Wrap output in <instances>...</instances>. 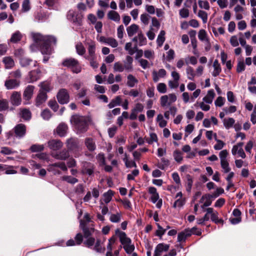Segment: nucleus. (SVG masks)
I'll list each match as a JSON object with an SVG mask.
<instances>
[{
    "label": "nucleus",
    "mask_w": 256,
    "mask_h": 256,
    "mask_svg": "<svg viewBox=\"0 0 256 256\" xmlns=\"http://www.w3.org/2000/svg\"><path fill=\"white\" fill-rule=\"evenodd\" d=\"M40 116L44 120H48L52 117V114L50 110L46 109L42 112Z\"/></svg>",
    "instance_id": "4d7b16f0"
},
{
    "label": "nucleus",
    "mask_w": 256,
    "mask_h": 256,
    "mask_svg": "<svg viewBox=\"0 0 256 256\" xmlns=\"http://www.w3.org/2000/svg\"><path fill=\"white\" fill-rule=\"evenodd\" d=\"M100 240H97L94 247V250L98 252L104 253L105 251V248L102 247L100 244Z\"/></svg>",
    "instance_id": "8fccbe9b"
},
{
    "label": "nucleus",
    "mask_w": 256,
    "mask_h": 256,
    "mask_svg": "<svg viewBox=\"0 0 256 256\" xmlns=\"http://www.w3.org/2000/svg\"><path fill=\"white\" fill-rule=\"evenodd\" d=\"M139 174V170L135 169L133 170L130 174L127 175V180H134L136 176H138Z\"/></svg>",
    "instance_id": "338daca9"
},
{
    "label": "nucleus",
    "mask_w": 256,
    "mask_h": 256,
    "mask_svg": "<svg viewBox=\"0 0 256 256\" xmlns=\"http://www.w3.org/2000/svg\"><path fill=\"white\" fill-rule=\"evenodd\" d=\"M150 137L149 138H146V142L148 144H152L154 142H158V137L155 133H150Z\"/></svg>",
    "instance_id": "774afa93"
},
{
    "label": "nucleus",
    "mask_w": 256,
    "mask_h": 256,
    "mask_svg": "<svg viewBox=\"0 0 256 256\" xmlns=\"http://www.w3.org/2000/svg\"><path fill=\"white\" fill-rule=\"evenodd\" d=\"M133 58L130 56H127L126 57V61L124 62V70L127 71L131 72L133 70L132 66Z\"/></svg>",
    "instance_id": "f704fd0d"
},
{
    "label": "nucleus",
    "mask_w": 256,
    "mask_h": 256,
    "mask_svg": "<svg viewBox=\"0 0 256 256\" xmlns=\"http://www.w3.org/2000/svg\"><path fill=\"white\" fill-rule=\"evenodd\" d=\"M122 213L118 212L115 214H111L110 216V220L113 223H118L121 221Z\"/></svg>",
    "instance_id": "473e14b6"
},
{
    "label": "nucleus",
    "mask_w": 256,
    "mask_h": 256,
    "mask_svg": "<svg viewBox=\"0 0 256 256\" xmlns=\"http://www.w3.org/2000/svg\"><path fill=\"white\" fill-rule=\"evenodd\" d=\"M2 62L4 64L5 68L6 69L12 68L14 66V60L10 56L4 57L2 59Z\"/></svg>",
    "instance_id": "7c9ffc66"
},
{
    "label": "nucleus",
    "mask_w": 256,
    "mask_h": 256,
    "mask_svg": "<svg viewBox=\"0 0 256 256\" xmlns=\"http://www.w3.org/2000/svg\"><path fill=\"white\" fill-rule=\"evenodd\" d=\"M186 190L188 192H190L193 184V180L192 176L190 174H186Z\"/></svg>",
    "instance_id": "3c124183"
},
{
    "label": "nucleus",
    "mask_w": 256,
    "mask_h": 256,
    "mask_svg": "<svg viewBox=\"0 0 256 256\" xmlns=\"http://www.w3.org/2000/svg\"><path fill=\"white\" fill-rule=\"evenodd\" d=\"M114 70L115 72H122L124 70V66L120 62H116L114 65Z\"/></svg>",
    "instance_id": "0e129e2a"
},
{
    "label": "nucleus",
    "mask_w": 256,
    "mask_h": 256,
    "mask_svg": "<svg viewBox=\"0 0 256 256\" xmlns=\"http://www.w3.org/2000/svg\"><path fill=\"white\" fill-rule=\"evenodd\" d=\"M20 115L24 120H29L31 118V112L28 109L22 110Z\"/></svg>",
    "instance_id": "09e8293b"
},
{
    "label": "nucleus",
    "mask_w": 256,
    "mask_h": 256,
    "mask_svg": "<svg viewBox=\"0 0 256 256\" xmlns=\"http://www.w3.org/2000/svg\"><path fill=\"white\" fill-rule=\"evenodd\" d=\"M186 63L187 64H191L192 65H196L197 62V58L194 56H188L185 58Z\"/></svg>",
    "instance_id": "680f3d73"
},
{
    "label": "nucleus",
    "mask_w": 256,
    "mask_h": 256,
    "mask_svg": "<svg viewBox=\"0 0 256 256\" xmlns=\"http://www.w3.org/2000/svg\"><path fill=\"white\" fill-rule=\"evenodd\" d=\"M126 84L130 88H133L138 82V80L132 74H128L127 76Z\"/></svg>",
    "instance_id": "e433bc0d"
},
{
    "label": "nucleus",
    "mask_w": 256,
    "mask_h": 256,
    "mask_svg": "<svg viewBox=\"0 0 256 256\" xmlns=\"http://www.w3.org/2000/svg\"><path fill=\"white\" fill-rule=\"evenodd\" d=\"M22 34L20 31L17 30L12 34L10 38L8 40V42L17 43L22 40Z\"/></svg>",
    "instance_id": "5701e85b"
},
{
    "label": "nucleus",
    "mask_w": 256,
    "mask_h": 256,
    "mask_svg": "<svg viewBox=\"0 0 256 256\" xmlns=\"http://www.w3.org/2000/svg\"><path fill=\"white\" fill-rule=\"evenodd\" d=\"M150 16L147 14H142L140 15V19L141 22L145 26H147L149 23Z\"/></svg>",
    "instance_id": "e2e57ef3"
},
{
    "label": "nucleus",
    "mask_w": 256,
    "mask_h": 256,
    "mask_svg": "<svg viewBox=\"0 0 256 256\" xmlns=\"http://www.w3.org/2000/svg\"><path fill=\"white\" fill-rule=\"evenodd\" d=\"M34 86L31 85L28 86L26 88L23 94L24 100H28L32 98L34 94Z\"/></svg>",
    "instance_id": "4be33fe9"
},
{
    "label": "nucleus",
    "mask_w": 256,
    "mask_h": 256,
    "mask_svg": "<svg viewBox=\"0 0 256 256\" xmlns=\"http://www.w3.org/2000/svg\"><path fill=\"white\" fill-rule=\"evenodd\" d=\"M114 194V192L111 190H109L107 192L103 194V200L106 204L109 203Z\"/></svg>",
    "instance_id": "a19ab883"
},
{
    "label": "nucleus",
    "mask_w": 256,
    "mask_h": 256,
    "mask_svg": "<svg viewBox=\"0 0 256 256\" xmlns=\"http://www.w3.org/2000/svg\"><path fill=\"white\" fill-rule=\"evenodd\" d=\"M70 122L78 132H84L87 130L88 122L84 117L78 115L73 116Z\"/></svg>",
    "instance_id": "7ed1b4c3"
},
{
    "label": "nucleus",
    "mask_w": 256,
    "mask_h": 256,
    "mask_svg": "<svg viewBox=\"0 0 256 256\" xmlns=\"http://www.w3.org/2000/svg\"><path fill=\"white\" fill-rule=\"evenodd\" d=\"M132 40L138 42L140 46L146 45L147 42L146 38L142 34L141 30H140L137 36L133 38Z\"/></svg>",
    "instance_id": "aec40b11"
},
{
    "label": "nucleus",
    "mask_w": 256,
    "mask_h": 256,
    "mask_svg": "<svg viewBox=\"0 0 256 256\" xmlns=\"http://www.w3.org/2000/svg\"><path fill=\"white\" fill-rule=\"evenodd\" d=\"M33 62L34 65L35 66L36 64V62H33L32 60L25 57H22L20 60V63L22 67H26L30 64L31 63Z\"/></svg>",
    "instance_id": "58836bf2"
},
{
    "label": "nucleus",
    "mask_w": 256,
    "mask_h": 256,
    "mask_svg": "<svg viewBox=\"0 0 256 256\" xmlns=\"http://www.w3.org/2000/svg\"><path fill=\"white\" fill-rule=\"evenodd\" d=\"M115 234L118 236L120 241L125 252L128 254H131L134 251L135 247L132 244L130 238L127 236L124 232L120 230L118 228L115 230Z\"/></svg>",
    "instance_id": "f03ea898"
},
{
    "label": "nucleus",
    "mask_w": 256,
    "mask_h": 256,
    "mask_svg": "<svg viewBox=\"0 0 256 256\" xmlns=\"http://www.w3.org/2000/svg\"><path fill=\"white\" fill-rule=\"evenodd\" d=\"M32 36L34 42V43L30 46L32 52H35L38 49L40 50L42 54L46 55L44 56V62H47L49 57L46 56L52 54V50L50 45L52 44H56V38L50 36H42L39 33H32Z\"/></svg>",
    "instance_id": "f257e3e1"
},
{
    "label": "nucleus",
    "mask_w": 256,
    "mask_h": 256,
    "mask_svg": "<svg viewBox=\"0 0 256 256\" xmlns=\"http://www.w3.org/2000/svg\"><path fill=\"white\" fill-rule=\"evenodd\" d=\"M80 228L82 230L84 237L85 238H89L92 234L94 232V228H88L86 227V222L82 220H80Z\"/></svg>",
    "instance_id": "f3484780"
},
{
    "label": "nucleus",
    "mask_w": 256,
    "mask_h": 256,
    "mask_svg": "<svg viewBox=\"0 0 256 256\" xmlns=\"http://www.w3.org/2000/svg\"><path fill=\"white\" fill-rule=\"evenodd\" d=\"M166 32L164 30H162L160 32V34H158L156 40V43L158 47H161L162 46L164 42L166 40L164 36Z\"/></svg>",
    "instance_id": "ea45409f"
},
{
    "label": "nucleus",
    "mask_w": 256,
    "mask_h": 256,
    "mask_svg": "<svg viewBox=\"0 0 256 256\" xmlns=\"http://www.w3.org/2000/svg\"><path fill=\"white\" fill-rule=\"evenodd\" d=\"M41 76L40 70L38 68L36 70L30 71L28 74L30 79V82H32L36 81L40 78Z\"/></svg>",
    "instance_id": "412c9836"
},
{
    "label": "nucleus",
    "mask_w": 256,
    "mask_h": 256,
    "mask_svg": "<svg viewBox=\"0 0 256 256\" xmlns=\"http://www.w3.org/2000/svg\"><path fill=\"white\" fill-rule=\"evenodd\" d=\"M205 103L204 101L202 102H197L194 104V106L195 107L200 106L202 110L206 112L210 110V106L208 104Z\"/></svg>",
    "instance_id": "49530a36"
},
{
    "label": "nucleus",
    "mask_w": 256,
    "mask_h": 256,
    "mask_svg": "<svg viewBox=\"0 0 256 256\" xmlns=\"http://www.w3.org/2000/svg\"><path fill=\"white\" fill-rule=\"evenodd\" d=\"M86 46H87L88 54L84 56V58L86 59L96 56V44L95 42L92 40H88L86 42Z\"/></svg>",
    "instance_id": "1a4fd4ad"
},
{
    "label": "nucleus",
    "mask_w": 256,
    "mask_h": 256,
    "mask_svg": "<svg viewBox=\"0 0 256 256\" xmlns=\"http://www.w3.org/2000/svg\"><path fill=\"white\" fill-rule=\"evenodd\" d=\"M44 146L43 144H33L30 146V150L32 152H41L44 150Z\"/></svg>",
    "instance_id": "bf43d9fd"
},
{
    "label": "nucleus",
    "mask_w": 256,
    "mask_h": 256,
    "mask_svg": "<svg viewBox=\"0 0 256 256\" xmlns=\"http://www.w3.org/2000/svg\"><path fill=\"white\" fill-rule=\"evenodd\" d=\"M47 100L46 94L42 90H39L38 94L35 100L36 106H40L44 104Z\"/></svg>",
    "instance_id": "dca6fc26"
},
{
    "label": "nucleus",
    "mask_w": 256,
    "mask_h": 256,
    "mask_svg": "<svg viewBox=\"0 0 256 256\" xmlns=\"http://www.w3.org/2000/svg\"><path fill=\"white\" fill-rule=\"evenodd\" d=\"M15 136L19 138H22L26 133V126L22 124L16 126L14 128Z\"/></svg>",
    "instance_id": "ddd939ff"
},
{
    "label": "nucleus",
    "mask_w": 256,
    "mask_h": 256,
    "mask_svg": "<svg viewBox=\"0 0 256 256\" xmlns=\"http://www.w3.org/2000/svg\"><path fill=\"white\" fill-rule=\"evenodd\" d=\"M52 156L57 160H66L70 156L68 150H63L62 151L58 152H52Z\"/></svg>",
    "instance_id": "2eb2a0df"
},
{
    "label": "nucleus",
    "mask_w": 256,
    "mask_h": 256,
    "mask_svg": "<svg viewBox=\"0 0 256 256\" xmlns=\"http://www.w3.org/2000/svg\"><path fill=\"white\" fill-rule=\"evenodd\" d=\"M54 167H58L63 171H66L68 170L67 167L64 162H59L50 165L48 168V170L50 172L54 171Z\"/></svg>",
    "instance_id": "c85d7f7f"
},
{
    "label": "nucleus",
    "mask_w": 256,
    "mask_h": 256,
    "mask_svg": "<svg viewBox=\"0 0 256 256\" xmlns=\"http://www.w3.org/2000/svg\"><path fill=\"white\" fill-rule=\"evenodd\" d=\"M66 146L68 150L72 152L76 158L79 156L78 152L80 148L79 147V142L78 139L75 138H70L66 141Z\"/></svg>",
    "instance_id": "423d86ee"
},
{
    "label": "nucleus",
    "mask_w": 256,
    "mask_h": 256,
    "mask_svg": "<svg viewBox=\"0 0 256 256\" xmlns=\"http://www.w3.org/2000/svg\"><path fill=\"white\" fill-rule=\"evenodd\" d=\"M8 108V102L6 99L0 100V112L7 110Z\"/></svg>",
    "instance_id": "13d9d810"
},
{
    "label": "nucleus",
    "mask_w": 256,
    "mask_h": 256,
    "mask_svg": "<svg viewBox=\"0 0 256 256\" xmlns=\"http://www.w3.org/2000/svg\"><path fill=\"white\" fill-rule=\"evenodd\" d=\"M170 245L164 243H160L156 245L155 248L153 256H162L164 252L168 251Z\"/></svg>",
    "instance_id": "9b49d317"
},
{
    "label": "nucleus",
    "mask_w": 256,
    "mask_h": 256,
    "mask_svg": "<svg viewBox=\"0 0 256 256\" xmlns=\"http://www.w3.org/2000/svg\"><path fill=\"white\" fill-rule=\"evenodd\" d=\"M85 144L90 151H94L96 150V146L95 142L91 138H86V139Z\"/></svg>",
    "instance_id": "4c0bfd02"
},
{
    "label": "nucleus",
    "mask_w": 256,
    "mask_h": 256,
    "mask_svg": "<svg viewBox=\"0 0 256 256\" xmlns=\"http://www.w3.org/2000/svg\"><path fill=\"white\" fill-rule=\"evenodd\" d=\"M190 236V231L188 228L178 234V242H184L186 238Z\"/></svg>",
    "instance_id": "c756f323"
},
{
    "label": "nucleus",
    "mask_w": 256,
    "mask_h": 256,
    "mask_svg": "<svg viewBox=\"0 0 256 256\" xmlns=\"http://www.w3.org/2000/svg\"><path fill=\"white\" fill-rule=\"evenodd\" d=\"M20 85V81L16 79H8L6 80L4 86L8 90L14 89Z\"/></svg>",
    "instance_id": "a211bd4d"
},
{
    "label": "nucleus",
    "mask_w": 256,
    "mask_h": 256,
    "mask_svg": "<svg viewBox=\"0 0 256 256\" xmlns=\"http://www.w3.org/2000/svg\"><path fill=\"white\" fill-rule=\"evenodd\" d=\"M62 65L70 68L76 74L80 72L82 70L78 61L74 58L66 59L62 62Z\"/></svg>",
    "instance_id": "20e7f679"
},
{
    "label": "nucleus",
    "mask_w": 256,
    "mask_h": 256,
    "mask_svg": "<svg viewBox=\"0 0 256 256\" xmlns=\"http://www.w3.org/2000/svg\"><path fill=\"white\" fill-rule=\"evenodd\" d=\"M215 96L214 90H210L208 92L207 94L202 98V100L206 104H210L212 102Z\"/></svg>",
    "instance_id": "a878e982"
},
{
    "label": "nucleus",
    "mask_w": 256,
    "mask_h": 256,
    "mask_svg": "<svg viewBox=\"0 0 256 256\" xmlns=\"http://www.w3.org/2000/svg\"><path fill=\"white\" fill-rule=\"evenodd\" d=\"M126 31L128 36L131 37L136 32L138 33L139 26L136 24H132L126 28Z\"/></svg>",
    "instance_id": "cd10ccee"
},
{
    "label": "nucleus",
    "mask_w": 256,
    "mask_h": 256,
    "mask_svg": "<svg viewBox=\"0 0 256 256\" xmlns=\"http://www.w3.org/2000/svg\"><path fill=\"white\" fill-rule=\"evenodd\" d=\"M56 98L58 102L62 104H67L70 101L69 93L65 88H62L58 91Z\"/></svg>",
    "instance_id": "6e6552de"
},
{
    "label": "nucleus",
    "mask_w": 256,
    "mask_h": 256,
    "mask_svg": "<svg viewBox=\"0 0 256 256\" xmlns=\"http://www.w3.org/2000/svg\"><path fill=\"white\" fill-rule=\"evenodd\" d=\"M214 136L216 141V144L214 146V148L216 150H222L224 146V143L222 140L216 139V133L214 134Z\"/></svg>",
    "instance_id": "864d4df0"
},
{
    "label": "nucleus",
    "mask_w": 256,
    "mask_h": 256,
    "mask_svg": "<svg viewBox=\"0 0 256 256\" xmlns=\"http://www.w3.org/2000/svg\"><path fill=\"white\" fill-rule=\"evenodd\" d=\"M68 130V126L64 123L58 125L56 128V132L60 136H64Z\"/></svg>",
    "instance_id": "2f4dec72"
},
{
    "label": "nucleus",
    "mask_w": 256,
    "mask_h": 256,
    "mask_svg": "<svg viewBox=\"0 0 256 256\" xmlns=\"http://www.w3.org/2000/svg\"><path fill=\"white\" fill-rule=\"evenodd\" d=\"M156 226H158V229L156 232V235L160 238L166 232V229H164L162 227L160 226L159 224H156Z\"/></svg>",
    "instance_id": "052dcab7"
},
{
    "label": "nucleus",
    "mask_w": 256,
    "mask_h": 256,
    "mask_svg": "<svg viewBox=\"0 0 256 256\" xmlns=\"http://www.w3.org/2000/svg\"><path fill=\"white\" fill-rule=\"evenodd\" d=\"M67 18L71 22H75L76 20V12L74 10H69L67 14Z\"/></svg>",
    "instance_id": "69168bd1"
},
{
    "label": "nucleus",
    "mask_w": 256,
    "mask_h": 256,
    "mask_svg": "<svg viewBox=\"0 0 256 256\" xmlns=\"http://www.w3.org/2000/svg\"><path fill=\"white\" fill-rule=\"evenodd\" d=\"M76 53L80 56H83L86 53V49L81 42H78L76 45Z\"/></svg>",
    "instance_id": "a18cd8bd"
},
{
    "label": "nucleus",
    "mask_w": 256,
    "mask_h": 256,
    "mask_svg": "<svg viewBox=\"0 0 256 256\" xmlns=\"http://www.w3.org/2000/svg\"><path fill=\"white\" fill-rule=\"evenodd\" d=\"M214 71L212 72V76L216 77L218 76L222 72L220 64L217 60H216L213 64Z\"/></svg>",
    "instance_id": "72a5a7b5"
},
{
    "label": "nucleus",
    "mask_w": 256,
    "mask_h": 256,
    "mask_svg": "<svg viewBox=\"0 0 256 256\" xmlns=\"http://www.w3.org/2000/svg\"><path fill=\"white\" fill-rule=\"evenodd\" d=\"M173 156L174 160L178 163H180L183 159L182 152L178 150L174 151Z\"/></svg>",
    "instance_id": "5fc2aeb1"
},
{
    "label": "nucleus",
    "mask_w": 256,
    "mask_h": 256,
    "mask_svg": "<svg viewBox=\"0 0 256 256\" xmlns=\"http://www.w3.org/2000/svg\"><path fill=\"white\" fill-rule=\"evenodd\" d=\"M228 154V152L226 150L220 151L219 153V157L220 160V166L224 173H228L231 170L228 162L227 160V156Z\"/></svg>",
    "instance_id": "39448f33"
},
{
    "label": "nucleus",
    "mask_w": 256,
    "mask_h": 256,
    "mask_svg": "<svg viewBox=\"0 0 256 256\" xmlns=\"http://www.w3.org/2000/svg\"><path fill=\"white\" fill-rule=\"evenodd\" d=\"M210 196H209V194H204L200 200V203H204V206H210L212 203V200L210 198Z\"/></svg>",
    "instance_id": "79ce46f5"
},
{
    "label": "nucleus",
    "mask_w": 256,
    "mask_h": 256,
    "mask_svg": "<svg viewBox=\"0 0 256 256\" xmlns=\"http://www.w3.org/2000/svg\"><path fill=\"white\" fill-rule=\"evenodd\" d=\"M48 145L52 152H54V151L60 149L63 146V144L60 140H52L48 142Z\"/></svg>",
    "instance_id": "4468645a"
},
{
    "label": "nucleus",
    "mask_w": 256,
    "mask_h": 256,
    "mask_svg": "<svg viewBox=\"0 0 256 256\" xmlns=\"http://www.w3.org/2000/svg\"><path fill=\"white\" fill-rule=\"evenodd\" d=\"M223 124L227 130L232 128L235 123V120L232 118H223Z\"/></svg>",
    "instance_id": "c9c22d12"
},
{
    "label": "nucleus",
    "mask_w": 256,
    "mask_h": 256,
    "mask_svg": "<svg viewBox=\"0 0 256 256\" xmlns=\"http://www.w3.org/2000/svg\"><path fill=\"white\" fill-rule=\"evenodd\" d=\"M39 86L40 87V90H42L45 92L46 94L47 92H49L50 90V84L48 82H41Z\"/></svg>",
    "instance_id": "de8ad7c7"
},
{
    "label": "nucleus",
    "mask_w": 256,
    "mask_h": 256,
    "mask_svg": "<svg viewBox=\"0 0 256 256\" xmlns=\"http://www.w3.org/2000/svg\"><path fill=\"white\" fill-rule=\"evenodd\" d=\"M156 121L160 128H164L167 124L166 121L164 119L163 116L162 114L158 115Z\"/></svg>",
    "instance_id": "603ef678"
},
{
    "label": "nucleus",
    "mask_w": 256,
    "mask_h": 256,
    "mask_svg": "<svg viewBox=\"0 0 256 256\" xmlns=\"http://www.w3.org/2000/svg\"><path fill=\"white\" fill-rule=\"evenodd\" d=\"M109 20H113L116 22H119L120 20V16L118 13L114 10H110L107 14Z\"/></svg>",
    "instance_id": "393cba45"
},
{
    "label": "nucleus",
    "mask_w": 256,
    "mask_h": 256,
    "mask_svg": "<svg viewBox=\"0 0 256 256\" xmlns=\"http://www.w3.org/2000/svg\"><path fill=\"white\" fill-rule=\"evenodd\" d=\"M206 212H208V214H210V219L212 222L214 223L218 224H224V220L222 218H218V212L214 210L213 208H208L206 209Z\"/></svg>",
    "instance_id": "f8f14e48"
},
{
    "label": "nucleus",
    "mask_w": 256,
    "mask_h": 256,
    "mask_svg": "<svg viewBox=\"0 0 256 256\" xmlns=\"http://www.w3.org/2000/svg\"><path fill=\"white\" fill-rule=\"evenodd\" d=\"M122 102V99L120 96H116L114 98L112 99L108 104V107L110 108H112L116 106H119Z\"/></svg>",
    "instance_id": "37998d69"
},
{
    "label": "nucleus",
    "mask_w": 256,
    "mask_h": 256,
    "mask_svg": "<svg viewBox=\"0 0 256 256\" xmlns=\"http://www.w3.org/2000/svg\"><path fill=\"white\" fill-rule=\"evenodd\" d=\"M11 102L13 105L18 106L21 102L20 93L14 92L12 93L10 98Z\"/></svg>",
    "instance_id": "bb28decb"
},
{
    "label": "nucleus",
    "mask_w": 256,
    "mask_h": 256,
    "mask_svg": "<svg viewBox=\"0 0 256 256\" xmlns=\"http://www.w3.org/2000/svg\"><path fill=\"white\" fill-rule=\"evenodd\" d=\"M177 100V96L174 94H170L167 95H164L160 98V104L162 107L168 108L175 102Z\"/></svg>",
    "instance_id": "0eeeda50"
},
{
    "label": "nucleus",
    "mask_w": 256,
    "mask_h": 256,
    "mask_svg": "<svg viewBox=\"0 0 256 256\" xmlns=\"http://www.w3.org/2000/svg\"><path fill=\"white\" fill-rule=\"evenodd\" d=\"M166 72L165 70L162 68L158 72L154 70L152 72V79L154 82L159 80L160 78H164L166 76Z\"/></svg>",
    "instance_id": "6ab92c4d"
},
{
    "label": "nucleus",
    "mask_w": 256,
    "mask_h": 256,
    "mask_svg": "<svg viewBox=\"0 0 256 256\" xmlns=\"http://www.w3.org/2000/svg\"><path fill=\"white\" fill-rule=\"evenodd\" d=\"M186 73L187 74V78L188 80H194V78L196 76V74L192 67L188 66L186 68Z\"/></svg>",
    "instance_id": "c03bdc74"
},
{
    "label": "nucleus",
    "mask_w": 256,
    "mask_h": 256,
    "mask_svg": "<svg viewBox=\"0 0 256 256\" xmlns=\"http://www.w3.org/2000/svg\"><path fill=\"white\" fill-rule=\"evenodd\" d=\"M94 165L90 162H84L82 166V172L88 175H91L94 172Z\"/></svg>",
    "instance_id": "b1692460"
},
{
    "label": "nucleus",
    "mask_w": 256,
    "mask_h": 256,
    "mask_svg": "<svg viewBox=\"0 0 256 256\" xmlns=\"http://www.w3.org/2000/svg\"><path fill=\"white\" fill-rule=\"evenodd\" d=\"M243 144L244 143L241 142L234 146L232 150V154L235 156L238 154V156L241 157L242 158H244L246 155L242 148Z\"/></svg>",
    "instance_id": "9d476101"
},
{
    "label": "nucleus",
    "mask_w": 256,
    "mask_h": 256,
    "mask_svg": "<svg viewBox=\"0 0 256 256\" xmlns=\"http://www.w3.org/2000/svg\"><path fill=\"white\" fill-rule=\"evenodd\" d=\"M198 38L201 41L206 42H208L206 32L204 30H200L199 31Z\"/></svg>",
    "instance_id": "6e6d98bb"
}]
</instances>
